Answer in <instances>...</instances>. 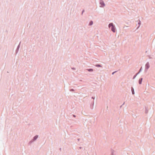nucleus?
I'll return each instance as SVG.
<instances>
[{
    "mask_svg": "<svg viewBox=\"0 0 155 155\" xmlns=\"http://www.w3.org/2000/svg\"><path fill=\"white\" fill-rule=\"evenodd\" d=\"M109 27L110 28L111 27V30L114 32H116V29L115 26L113 25L112 23H110L109 25Z\"/></svg>",
    "mask_w": 155,
    "mask_h": 155,
    "instance_id": "1",
    "label": "nucleus"
},
{
    "mask_svg": "<svg viewBox=\"0 0 155 155\" xmlns=\"http://www.w3.org/2000/svg\"><path fill=\"white\" fill-rule=\"evenodd\" d=\"M100 4L101 5V6L103 7L104 5V2L102 1H100Z\"/></svg>",
    "mask_w": 155,
    "mask_h": 155,
    "instance_id": "2",
    "label": "nucleus"
},
{
    "mask_svg": "<svg viewBox=\"0 0 155 155\" xmlns=\"http://www.w3.org/2000/svg\"><path fill=\"white\" fill-rule=\"evenodd\" d=\"M145 67L147 69H148L150 67L149 64L148 63H147V64H146Z\"/></svg>",
    "mask_w": 155,
    "mask_h": 155,
    "instance_id": "3",
    "label": "nucleus"
},
{
    "mask_svg": "<svg viewBox=\"0 0 155 155\" xmlns=\"http://www.w3.org/2000/svg\"><path fill=\"white\" fill-rule=\"evenodd\" d=\"M142 80V78L139 80V83L140 84H141Z\"/></svg>",
    "mask_w": 155,
    "mask_h": 155,
    "instance_id": "4",
    "label": "nucleus"
},
{
    "mask_svg": "<svg viewBox=\"0 0 155 155\" xmlns=\"http://www.w3.org/2000/svg\"><path fill=\"white\" fill-rule=\"evenodd\" d=\"M131 90H132V94H134V89H133V88H132Z\"/></svg>",
    "mask_w": 155,
    "mask_h": 155,
    "instance_id": "5",
    "label": "nucleus"
},
{
    "mask_svg": "<svg viewBox=\"0 0 155 155\" xmlns=\"http://www.w3.org/2000/svg\"><path fill=\"white\" fill-rule=\"evenodd\" d=\"M93 24V22L92 21H91L89 24V25H92Z\"/></svg>",
    "mask_w": 155,
    "mask_h": 155,
    "instance_id": "6",
    "label": "nucleus"
},
{
    "mask_svg": "<svg viewBox=\"0 0 155 155\" xmlns=\"http://www.w3.org/2000/svg\"><path fill=\"white\" fill-rule=\"evenodd\" d=\"M38 136H36L34 137V140H36V139L38 138Z\"/></svg>",
    "mask_w": 155,
    "mask_h": 155,
    "instance_id": "7",
    "label": "nucleus"
},
{
    "mask_svg": "<svg viewBox=\"0 0 155 155\" xmlns=\"http://www.w3.org/2000/svg\"><path fill=\"white\" fill-rule=\"evenodd\" d=\"M88 71H93V70L92 69H88Z\"/></svg>",
    "mask_w": 155,
    "mask_h": 155,
    "instance_id": "8",
    "label": "nucleus"
},
{
    "mask_svg": "<svg viewBox=\"0 0 155 155\" xmlns=\"http://www.w3.org/2000/svg\"><path fill=\"white\" fill-rule=\"evenodd\" d=\"M96 66L97 67H101V65H99V64L97 65H96Z\"/></svg>",
    "mask_w": 155,
    "mask_h": 155,
    "instance_id": "9",
    "label": "nucleus"
},
{
    "mask_svg": "<svg viewBox=\"0 0 155 155\" xmlns=\"http://www.w3.org/2000/svg\"><path fill=\"white\" fill-rule=\"evenodd\" d=\"M114 72H113V73H112V74H114Z\"/></svg>",
    "mask_w": 155,
    "mask_h": 155,
    "instance_id": "10",
    "label": "nucleus"
}]
</instances>
